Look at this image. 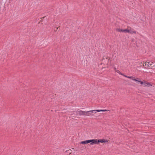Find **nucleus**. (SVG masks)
Instances as JSON below:
<instances>
[{"label":"nucleus","instance_id":"1","mask_svg":"<svg viewBox=\"0 0 155 155\" xmlns=\"http://www.w3.org/2000/svg\"><path fill=\"white\" fill-rule=\"evenodd\" d=\"M131 79L133 81H135L136 82H138L140 83V84L143 85V86L146 87H150L152 86V85L150 83L147 82L145 81H141L139 80V79L138 78H137L136 79L134 77H132V78H131Z\"/></svg>","mask_w":155,"mask_h":155},{"label":"nucleus","instance_id":"2","mask_svg":"<svg viewBox=\"0 0 155 155\" xmlns=\"http://www.w3.org/2000/svg\"><path fill=\"white\" fill-rule=\"evenodd\" d=\"M107 110H89L86 111L87 116H89L93 115V113H96L97 112H99L101 111H108Z\"/></svg>","mask_w":155,"mask_h":155},{"label":"nucleus","instance_id":"3","mask_svg":"<svg viewBox=\"0 0 155 155\" xmlns=\"http://www.w3.org/2000/svg\"><path fill=\"white\" fill-rule=\"evenodd\" d=\"M124 33H128L131 34H135L136 32L133 29L130 27H127V28L124 29Z\"/></svg>","mask_w":155,"mask_h":155},{"label":"nucleus","instance_id":"4","mask_svg":"<svg viewBox=\"0 0 155 155\" xmlns=\"http://www.w3.org/2000/svg\"><path fill=\"white\" fill-rule=\"evenodd\" d=\"M153 63L152 62L146 61L143 63V66L147 67H151L153 64Z\"/></svg>","mask_w":155,"mask_h":155},{"label":"nucleus","instance_id":"5","mask_svg":"<svg viewBox=\"0 0 155 155\" xmlns=\"http://www.w3.org/2000/svg\"><path fill=\"white\" fill-rule=\"evenodd\" d=\"M98 140L92 139L90 140V143L91 145L97 144L99 143Z\"/></svg>","mask_w":155,"mask_h":155},{"label":"nucleus","instance_id":"6","mask_svg":"<svg viewBox=\"0 0 155 155\" xmlns=\"http://www.w3.org/2000/svg\"><path fill=\"white\" fill-rule=\"evenodd\" d=\"M78 114L80 115H82L84 116H87V112L85 111H82L81 110L78 111Z\"/></svg>","mask_w":155,"mask_h":155},{"label":"nucleus","instance_id":"7","mask_svg":"<svg viewBox=\"0 0 155 155\" xmlns=\"http://www.w3.org/2000/svg\"><path fill=\"white\" fill-rule=\"evenodd\" d=\"M116 72H117L119 74H120V75H121L124 77H126L127 78H130V79H131V78H132L133 76H127L125 75L124 74L122 73H121V72L118 70H116Z\"/></svg>","mask_w":155,"mask_h":155},{"label":"nucleus","instance_id":"8","mask_svg":"<svg viewBox=\"0 0 155 155\" xmlns=\"http://www.w3.org/2000/svg\"><path fill=\"white\" fill-rule=\"evenodd\" d=\"M109 141V140H105L104 139H100L98 140L99 143H108Z\"/></svg>","mask_w":155,"mask_h":155},{"label":"nucleus","instance_id":"9","mask_svg":"<svg viewBox=\"0 0 155 155\" xmlns=\"http://www.w3.org/2000/svg\"><path fill=\"white\" fill-rule=\"evenodd\" d=\"M90 143V140H87L80 142V144H86Z\"/></svg>","mask_w":155,"mask_h":155},{"label":"nucleus","instance_id":"10","mask_svg":"<svg viewBox=\"0 0 155 155\" xmlns=\"http://www.w3.org/2000/svg\"><path fill=\"white\" fill-rule=\"evenodd\" d=\"M117 31L120 32H124V29H120V28H117L116 29Z\"/></svg>","mask_w":155,"mask_h":155},{"label":"nucleus","instance_id":"11","mask_svg":"<svg viewBox=\"0 0 155 155\" xmlns=\"http://www.w3.org/2000/svg\"><path fill=\"white\" fill-rule=\"evenodd\" d=\"M114 70L116 72V71L117 70V68H114Z\"/></svg>","mask_w":155,"mask_h":155}]
</instances>
